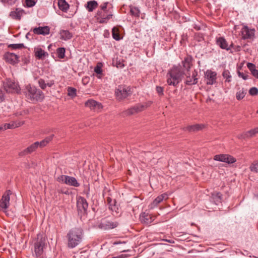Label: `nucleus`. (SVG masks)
<instances>
[{"mask_svg":"<svg viewBox=\"0 0 258 258\" xmlns=\"http://www.w3.org/2000/svg\"><path fill=\"white\" fill-rule=\"evenodd\" d=\"M128 250H123L122 251V252H125V251H128Z\"/></svg>","mask_w":258,"mask_h":258,"instance_id":"774afa93","label":"nucleus"},{"mask_svg":"<svg viewBox=\"0 0 258 258\" xmlns=\"http://www.w3.org/2000/svg\"><path fill=\"white\" fill-rule=\"evenodd\" d=\"M191 59L189 57L185 58L183 61V66L184 68L188 70L191 66Z\"/></svg>","mask_w":258,"mask_h":258,"instance_id":"c9c22d12","label":"nucleus"},{"mask_svg":"<svg viewBox=\"0 0 258 258\" xmlns=\"http://www.w3.org/2000/svg\"><path fill=\"white\" fill-rule=\"evenodd\" d=\"M54 83L53 81H50V82L46 84V86H47L49 87H51V86H52V85H54Z\"/></svg>","mask_w":258,"mask_h":258,"instance_id":"13d9d810","label":"nucleus"},{"mask_svg":"<svg viewBox=\"0 0 258 258\" xmlns=\"http://www.w3.org/2000/svg\"><path fill=\"white\" fill-rule=\"evenodd\" d=\"M57 6L59 9L63 12H67L70 7L66 0H58Z\"/></svg>","mask_w":258,"mask_h":258,"instance_id":"a878e982","label":"nucleus"},{"mask_svg":"<svg viewBox=\"0 0 258 258\" xmlns=\"http://www.w3.org/2000/svg\"><path fill=\"white\" fill-rule=\"evenodd\" d=\"M12 194L11 190H7L3 195L0 200V210L6 212L10 206V195Z\"/></svg>","mask_w":258,"mask_h":258,"instance_id":"9b49d317","label":"nucleus"},{"mask_svg":"<svg viewBox=\"0 0 258 258\" xmlns=\"http://www.w3.org/2000/svg\"><path fill=\"white\" fill-rule=\"evenodd\" d=\"M113 10V5L109 2L101 4L95 16L98 22L99 23H106L112 18Z\"/></svg>","mask_w":258,"mask_h":258,"instance_id":"f257e3e1","label":"nucleus"},{"mask_svg":"<svg viewBox=\"0 0 258 258\" xmlns=\"http://www.w3.org/2000/svg\"><path fill=\"white\" fill-rule=\"evenodd\" d=\"M34 52L35 57L39 59H44L48 56V53L39 46L34 48Z\"/></svg>","mask_w":258,"mask_h":258,"instance_id":"6ab92c4d","label":"nucleus"},{"mask_svg":"<svg viewBox=\"0 0 258 258\" xmlns=\"http://www.w3.org/2000/svg\"><path fill=\"white\" fill-rule=\"evenodd\" d=\"M234 44L232 42L230 45H229V46L230 47V50L231 49V48H234Z\"/></svg>","mask_w":258,"mask_h":258,"instance_id":"e2e57ef3","label":"nucleus"},{"mask_svg":"<svg viewBox=\"0 0 258 258\" xmlns=\"http://www.w3.org/2000/svg\"><path fill=\"white\" fill-rule=\"evenodd\" d=\"M255 32L254 28H249L247 26L243 25L240 31L241 38L243 40L253 39Z\"/></svg>","mask_w":258,"mask_h":258,"instance_id":"9d476101","label":"nucleus"},{"mask_svg":"<svg viewBox=\"0 0 258 258\" xmlns=\"http://www.w3.org/2000/svg\"><path fill=\"white\" fill-rule=\"evenodd\" d=\"M4 99V93L3 91L0 89V101H2Z\"/></svg>","mask_w":258,"mask_h":258,"instance_id":"4d7b16f0","label":"nucleus"},{"mask_svg":"<svg viewBox=\"0 0 258 258\" xmlns=\"http://www.w3.org/2000/svg\"><path fill=\"white\" fill-rule=\"evenodd\" d=\"M66 50L63 47L58 48L56 50L57 56L59 58H63L65 56Z\"/></svg>","mask_w":258,"mask_h":258,"instance_id":"e433bc0d","label":"nucleus"},{"mask_svg":"<svg viewBox=\"0 0 258 258\" xmlns=\"http://www.w3.org/2000/svg\"><path fill=\"white\" fill-rule=\"evenodd\" d=\"M205 80L207 85H212L216 83L217 73L211 70H207L205 73Z\"/></svg>","mask_w":258,"mask_h":258,"instance_id":"f8f14e48","label":"nucleus"},{"mask_svg":"<svg viewBox=\"0 0 258 258\" xmlns=\"http://www.w3.org/2000/svg\"><path fill=\"white\" fill-rule=\"evenodd\" d=\"M130 14L132 16H134L135 17H139L140 15V11L138 8L130 6Z\"/></svg>","mask_w":258,"mask_h":258,"instance_id":"2f4dec72","label":"nucleus"},{"mask_svg":"<svg viewBox=\"0 0 258 258\" xmlns=\"http://www.w3.org/2000/svg\"><path fill=\"white\" fill-rule=\"evenodd\" d=\"M249 169L251 172L258 173V161L251 163L249 166Z\"/></svg>","mask_w":258,"mask_h":258,"instance_id":"58836bf2","label":"nucleus"},{"mask_svg":"<svg viewBox=\"0 0 258 258\" xmlns=\"http://www.w3.org/2000/svg\"><path fill=\"white\" fill-rule=\"evenodd\" d=\"M254 130L255 131V133L258 134V127L254 128Z\"/></svg>","mask_w":258,"mask_h":258,"instance_id":"69168bd1","label":"nucleus"},{"mask_svg":"<svg viewBox=\"0 0 258 258\" xmlns=\"http://www.w3.org/2000/svg\"><path fill=\"white\" fill-rule=\"evenodd\" d=\"M38 84L40 86V87L43 89L44 90L46 87V84L45 83L44 80L41 79H39L38 81Z\"/></svg>","mask_w":258,"mask_h":258,"instance_id":"de8ad7c7","label":"nucleus"},{"mask_svg":"<svg viewBox=\"0 0 258 258\" xmlns=\"http://www.w3.org/2000/svg\"><path fill=\"white\" fill-rule=\"evenodd\" d=\"M24 124V121L17 120L13 121L8 123H5L1 125L2 131H5L7 129H14L22 126Z\"/></svg>","mask_w":258,"mask_h":258,"instance_id":"2eb2a0df","label":"nucleus"},{"mask_svg":"<svg viewBox=\"0 0 258 258\" xmlns=\"http://www.w3.org/2000/svg\"><path fill=\"white\" fill-rule=\"evenodd\" d=\"M222 76L225 79V82H230L231 81L232 77L228 70H225L222 73Z\"/></svg>","mask_w":258,"mask_h":258,"instance_id":"f704fd0d","label":"nucleus"},{"mask_svg":"<svg viewBox=\"0 0 258 258\" xmlns=\"http://www.w3.org/2000/svg\"><path fill=\"white\" fill-rule=\"evenodd\" d=\"M53 137H54V135H51L45 138V139H44V140L45 141V143L48 144L49 142H50L52 140Z\"/></svg>","mask_w":258,"mask_h":258,"instance_id":"603ef678","label":"nucleus"},{"mask_svg":"<svg viewBox=\"0 0 258 258\" xmlns=\"http://www.w3.org/2000/svg\"><path fill=\"white\" fill-rule=\"evenodd\" d=\"M249 93L251 96H254L258 94V89L256 87H252L250 89Z\"/></svg>","mask_w":258,"mask_h":258,"instance_id":"49530a36","label":"nucleus"},{"mask_svg":"<svg viewBox=\"0 0 258 258\" xmlns=\"http://www.w3.org/2000/svg\"><path fill=\"white\" fill-rule=\"evenodd\" d=\"M45 246V240L42 236L38 237L37 240L34 243V252L37 257L40 256L43 253Z\"/></svg>","mask_w":258,"mask_h":258,"instance_id":"1a4fd4ad","label":"nucleus"},{"mask_svg":"<svg viewBox=\"0 0 258 258\" xmlns=\"http://www.w3.org/2000/svg\"><path fill=\"white\" fill-rule=\"evenodd\" d=\"M152 102L151 101H149L143 104H138L127 109L126 111V113L128 115H133L136 113H138L145 110L146 108L149 107L152 104Z\"/></svg>","mask_w":258,"mask_h":258,"instance_id":"0eeeda50","label":"nucleus"},{"mask_svg":"<svg viewBox=\"0 0 258 258\" xmlns=\"http://www.w3.org/2000/svg\"><path fill=\"white\" fill-rule=\"evenodd\" d=\"M216 44L221 49H225L226 50H230V47L227 42L226 40L223 37H220L216 39Z\"/></svg>","mask_w":258,"mask_h":258,"instance_id":"5701e85b","label":"nucleus"},{"mask_svg":"<svg viewBox=\"0 0 258 258\" xmlns=\"http://www.w3.org/2000/svg\"><path fill=\"white\" fill-rule=\"evenodd\" d=\"M198 73L195 70L192 72L191 76H188L186 77L185 80L186 84L188 85H192L196 84L198 83L197 78Z\"/></svg>","mask_w":258,"mask_h":258,"instance_id":"412c9836","label":"nucleus"},{"mask_svg":"<svg viewBox=\"0 0 258 258\" xmlns=\"http://www.w3.org/2000/svg\"><path fill=\"white\" fill-rule=\"evenodd\" d=\"M77 206L79 211L81 212H86L88 208V204L84 198L80 197L77 200Z\"/></svg>","mask_w":258,"mask_h":258,"instance_id":"aec40b11","label":"nucleus"},{"mask_svg":"<svg viewBox=\"0 0 258 258\" xmlns=\"http://www.w3.org/2000/svg\"><path fill=\"white\" fill-rule=\"evenodd\" d=\"M226 154H217L214 156V160L217 161L224 162Z\"/></svg>","mask_w":258,"mask_h":258,"instance_id":"ea45409f","label":"nucleus"},{"mask_svg":"<svg viewBox=\"0 0 258 258\" xmlns=\"http://www.w3.org/2000/svg\"><path fill=\"white\" fill-rule=\"evenodd\" d=\"M205 127V125L203 124H195L189 125L187 127V130L189 132H197L202 130Z\"/></svg>","mask_w":258,"mask_h":258,"instance_id":"c85d7f7f","label":"nucleus"},{"mask_svg":"<svg viewBox=\"0 0 258 258\" xmlns=\"http://www.w3.org/2000/svg\"><path fill=\"white\" fill-rule=\"evenodd\" d=\"M59 38L64 41H67L71 39L73 34L68 30H60L59 32Z\"/></svg>","mask_w":258,"mask_h":258,"instance_id":"b1692460","label":"nucleus"},{"mask_svg":"<svg viewBox=\"0 0 258 258\" xmlns=\"http://www.w3.org/2000/svg\"><path fill=\"white\" fill-rule=\"evenodd\" d=\"M165 241L171 243H174V241L172 240H165Z\"/></svg>","mask_w":258,"mask_h":258,"instance_id":"0e129e2a","label":"nucleus"},{"mask_svg":"<svg viewBox=\"0 0 258 258\" xmlns=\"http://www.w3.org/2000/svg\"><path fill=\"white\" fill-rule=\"evenodd\" d=\"M68 95L72 98L77 96V90L75 88L69 87L68 88Z\"/></svg>","mask_w":258,"mask_h":258,"instance_id":"4c0bfd02","label":"nucleus"},{"mask_svg":"<svg viewBox=\"0 0 258 258\" xmlns=\"http://www.w3.org/2000/svg\"><path fill=\"white\" fill-rule=\"evenodd\" d=\"M47 144L45 143V141L43 140L41 142H38V147H43L45 146Z\"/></svg>","mask_w":258,"mask_h":258,"instance_id":"5fc2aeb1","label":"nucleus"},{"mask_svg":"<svg viewBox=\"0 0 258 258\" xmlns=\"http://www.w3.org/2000/svg\"><path fill=\"white\" fill-rule=\"evenodd\" d=\"M38 148V142H36L32 144L29 147H28L26 149H25L23 152L22 153L23 155H28L31 154V153L34 152L36 150V149Z\"/></svg>","mask_w":258,"mask_h":258,"instance_id":"393cba45","label":"nucleus"},{"mask_svg":"<svg viewBox=\"0 0 258 258\" xmlns=\"http://www.w3.org/2000/svg\"><path fill=\"white\" fill-rule=\"evenodd\" d=\"M118 223L116 221L108 220L106 219H103L101 220L99 227L103 230H109L116 228Z\"/></svg>","mask_w":258,"mask_h":258,"instance_id":"ddd939ff","label":"nucleus"},{"mask_svg":"<svg viewBox=\"0 0 258 258\" xmlns=\"http://www.w3.org/2000/svg\"><path fill=\"white\" fill-rule=\"evenodd\" d=\"M234 49H235L236 51H240V47L239 46H234V47L233 48Z\"/></svg>","mask_w":258,"mask_h":258,"instance_id":"052dcab7","label":"nucleus"},{"mask_svg":"<svg viewBox=\"0 0 258 258\" xmlns=\"http://www.w3.org/2000/svg\"><path fill=\"white\" fill-rule=\"evenodd\" d=\"M5 58L6 60L11 63L15 64L18 62L19 57L17 55L13 53L7 52L5 55Z\"/></svg>","mask_w":258,"mask_h":258,"instance_id":"4be33fe9","label":"nucleus"},{"mask_svg":"<svg viewBox=\"0 0 258 258\" xmlns=\"http://www.w3.org/2000/svg\"><path fill=\"white\" fill-rule=\"evenodd\" d=\"M255 131L254 128L251 129L245 133H244V138H250L256 135Z\"/></svg>","mask_w":258,"mask_h":258,"instance_id":"79ce46f5","label":"nucleus"},{"mask_svg":"<svg viewBox=\"0 0 258 258\" xmlns=\"http://www.w3.org/2000/svg\"><path fill=\"white\" fill-rule=\"evenodd\" d=\"M4 88L8 93H19L20 91L18 84L10 79H7L4 82Z\"/></svg>","mask_w":258,"mask_h":258,"instance_id":"39448f33","label":"nucleus"},{"mask_svg":"<svg viewBox=\"0 0 258 258\" xmlns=\"http://www.w3.org/2000/svg\"><path fill=\"white\" fill-rule=\"evenodd\" d=\"M24 92L26 97L31 101H41L44 98V94L40 90L30 84L26 86Z\"/></svg>","mask_w":258,"mask_h":258,"instance_id":"7ed1b4c3","label":"nucleus"},{"mask_svg":"<svg viewBox=\"0 0 258 258\" xmlns=\"http://www.w3.org/2000/svg\"><path fill=\"white\" fill-rule=\"evenodd\" d=\"M9 48H11L14 49H21L24 47V45L22 43L19 44H12L9 45Z\"/></svg>","mask_w":258,"mask_h":258,"instance_id":"37998d69","label":"nucleus"},{"mask_svg":"<svg viewBox=\"0 0 258 258\" xmlns=\"http://www.w3.org/2000/svg\"><path fill=\"white\" fill-rule=\"evenodd\" d=\"M88 81H89L88 77H85L83 78V79H82V82H83V84H84V85L87 84L88 82Z\"/></svg>","mask_w":258,"mask_h":258,"instance_id":"6e6d98bb","label":"nucleus"},{"mask_svg":"<svg viewBox=\"0 0 258 258\" xmlns=\"http://www.w3.org/2000/svg\"><path fill=\"white\" fill-rule=\"evenodd\" d=\"M236 161V159L233 156L229 154H225V158L224 162L228 164H232Z\"/></svg>","mask_w":258,"mask_h":258,"instance_id":"72a5a7b5","label":"nucleus"},{"mask_svg":"<svg viewBox=\"0 0 258 258\" xmlns=\"http://www.w3.org/2000/svg\"><path fill=\"white\" fill-rule=\"evenodd\" d=\"M86 107L90 108L91 110H100L103 108L101 103L93 99H89L85 103Z\"/></svg>","mask_w":258,"mask_h":258,"instance_id":"4468645a","label":"nucleus"},{"mask_svg":"<svg viewBox=\"0 0 258 258\" xmlns=\"http://www.w3.org/2000/svg\"><path fill=\"white\" fill-rule=\"evenodd\" d=\"M115 65L118 68H122L124 67V61L122 59H117L115 61Z\"/></svg>","mask_w":258,"mask_h":258,"instance_id":"c03bdc74","label":"nucleus"},{"mask_svg":"<svg viewBox=\"0 0 258 258\" xmlns=\"http://www.w3.org/2000/svg\"><path fill=\"white\" fill-rule=\"evenodd\" d=\"M182 72L177 68L171 70L167 74V82L169 85L176 86L181 81Z\"/></svg>","mask_w":258,"mask_h":258,"instance_id":"20e7f679","label":"nucleus"},{"mask_svg":"<svg viewBox=\"0 0 258 258\" xmlns=\"http://www.w3.org/2000/svg\"><path fill=\"white\" fill-rule=\"evenodd\" d=\"M56 180L60 183H63L75 187H79L80 186V183L75 177L68 175H60L57 177Z\"/></svg>","mask_w":258,"mask_h":258,"instance_id":"6e6552de","label":"nucleus"},{"mask_svg":"<svg viewBox=\"0 0 258 258\" xmlns=\"http://www.w3.org/2000/svg\"><path fill=\"white\" fill-rule=\"evenodd\" d=\"M237 74L239 77L242 78L244 80H246L248 79L249 76L247 74H244L239 71L238 72Z\"/></svg>","mask_w":258,"mask_h":258,"instance_id":"8fccbe9b","label":"nucleus"},{"mask_svg":"<svg viewBox=\"0 0 258 258\" xmlns=\"http://www.w3.org/2000/svg\"><path fill=\"white\" fill-rule=\"evenodd\" d=\"M83 236V233L81 229L75 228L71 229L67 235L68 247L73 248L78 246L81 242Z\"/></svg>","mask_w":258,"mask_h":258,"instance_id":"f03ea898","label":"nucleus"},{"mask_svg":"<svg viewBox=\"0 0 258 258\" xmlns=\"http://www.w3.org/2000/svg\"><path fill=\"white\" fill-rule=\"evenodd\" d=\"M247 67L251 72V75L256 79H258V70L256 69V66L252 63L248 62Z\"/></svg>","mask_w":258,"mask_h":258,"instance_id":"cd10ccee","label":"nucleus"},{"mask_svg":"<svg viewBox=\"0 0 258 258\" xmlns=\"http://www.w3.org/2000/svg\"><path fill=\"white\" fill-rule=\"evenodd\" d=\"M112 35L113 39L116 40H119L121 39L118 28L117 27H113L112 29Z\"/></svg>","mask_w":258,"mask_h":258,"instance_id":"7c9ffc66","label":"nucleus"},{"mask_svg":"<svg viewBox=\"0 0 258 258\" xmlns=\"http://www.w3.org/2000/svg\"><path fill=\"white\" fill-rule=\"evenodd\" d=\"M25 14V11L20 8H16L12 11L10 13V16L13 19L20 21L22 16Z\"/></svg>","mask_w":258,"mask_h":258,"instance_id":"f3484780","label":"nucleus"},{"mask_svg":"<svg viewBox=\"0 0 258 258\" xmlns=\"http://www.w3.org/2000/svg\"><path fill=\"white\" fill-rule=\"evenodd\" d=\"M98 6V4L96 1H90L87 2L86 8L88 12H93Z\"/></svg>","mask_w":258,"mask_h":258,"instance_id":"bb28decb","label":"nucleus"},{"mask_svg":"<svg viewBox=\"0 0 258 258\" xmlns=\"http://www.w3.org/2000/svg\"><path fill=\"white\" fill-rule=\"evenodd\" d=\"M115 93L116 98L122 100L131 95L132 91L129 87L120 85L116 89Z\"/></svg>","mask_w":258,"mask_h":258,"instance_id":"423d86ee","label":"nucleus"},{"mask_svg":"<svg viewBox=\"0 0 258 258\" xmlns=\"http://www.w3.org/2000/svg\"><path fill=\"white\" fill-rule=\"evenodd\" d=\"M246 94V90L244 89L243 88L239 89L238 91L236 92V98L238 100H241L245 97Z\"/></svg>","mask_w":258,"mask_h":258,"instance_id":"473e14b6","label":"nucleus"},{"mask_svg":"<svg viewBox=\"0 0 258 258\" xmlns=\"http://www.w3.org/2000/svg\"><path fill=\"white\" fill-rule=\"evenodd\" d=\"M50 27L47 26L35 27L31 29V31L36 35H46L50 33Z\"/></svg>","mask_w":258,"mask_h":258,"instance_id":"a211bd4d","label":"nucleus"},{"mask_svg":"<svg viewBox=\"0 0 258 258\" xmlns=\"http://www.w3.org/2000/svg\"><path fill=\"white\" fill-rule=\"evenodd\" d=\"M145 216H146V217H149V216H148V215H146V214H145V213H144V214H143L142 216L141 217V221H142V222H144V223H146V224H148V223H149V222H148V219H147V218H146V219H143V218H144V217H145Z\"/></svg>","mask_w":258,"mask_h":258,"instance_id":"864d4df0","label":"nucleus"},{"mask_svg":"<svg viewBox=\"0 0 258 258\" xmlns=\"http://www.w3.org/2000/svg\"><path fill=\"white\" fill-rule=\"evenodd\" d=\"M168 196L169 195L167 193H164L159 195L149 205V208L151 209L155 208L163 200H167L168 199Z\"/></svg>","mask_w":258,"mask_h":258,"instance_id":"dca6fc26","label":"nucleus"},{"mask_svg":"<svg viewBox=\"0 0 258 258\" xmlns=\"http://www.w3.org/2000/svg\"><path fill=\"white\" fill-rule=\"evenodd\" d=\"M17 0H2L3 3H7L10 5H12L15 4Z\"/></svg>","mask_w":258,"mask_h":258,"instance_id":"3c124183","label":"nucleus"},{"mask_svg":"<svg viewBox=\"0 0 258 258\" xmlns=\"http://www.w3.org/2000/svg\"><path fill=\"white\" fill-rule=\"evenodd\" d=\"M255 131L254 128L251 129L245 133H244V138H250L256 135Z\"/></svg>","mask_w":258,"mask_h":258,"instance_id":"a19ab883","label":"nucleus"},{"mask_svg":"<svg viewBox=\"0 0 258 258\" xmlns=\"http://www.w3.org/2000/svg\"><path fill=\"white\" fill-rule=\"evenodd\" d=\"M26 113L25 111H20L19 112H17L16 113V115L17 116H19V115H23L24 114H25Z\"/></svg>","mask_w":258,"mask_h":258,"instance_id":"bf43d9fd","label":"nucleus"},{"mask_svg":"<svg viewBox=\"0 0 258 258\" xmlns=\"http://www.w3.org/2000/svg\"><path fill=\"white\" fill-rule=\"evenodd\" d=\"M156 90L159 96H162L164 95V89L163 87L157 86Z\"/></svg>","mask_w":258,"mask_h":258,"instance_id":"09e8293b","label":"nucleus"},{"mask_svg":"<svg viewBox=\"0 0 258 258\" xmlns=\"http://www.w3.org/2000/svg\"><path fill=\"white\" fill-rule=\"evenodd\" d=\"M120 243H125V242H121L120 241H116V242H114L113 244L114 245H116V244H120Z\"/></svg>","mask_w":258,"mask_h":258,"instance_id":"680f3d73","label":"nucleus"},{"mask_svg":"<svg viewBox=\"0 0 258 258\" xmlns=\"http://www.w3.org/2000/svg\"><path fill=\"white\" fill-rule=\"evenodd\" d=\"M25 3L27 7H32L34 6L36 2L35 0H24Z\"/></svg>","mask_w":258,"mask_h":258,"instance_id":"a18cd8bd","label":"nucleus"},{"mask_svg":"<svg viewBox=\"0 0 258 258\" xmlns=\"http://www.w3.org/2000/svg\"><path fill=\"white\" fill-rule=\"evenodd\" d=\"M217 196H218L219 198H221V194L220 192H218V193H217Z\"/></svg>","mask_w":258,"mask_h":258,"instance_id":"338daca9","label":"nucleus"},{"mask_svg":"<svg viewBox=\"0 0 258 258\" xmlns=\"http://www.w3.org/2000/svg\"><path fill=\"white\" fill-rule=\"evenodd\" d=\"M94 72L97 74V77L101 79L102 76V69L101 63H98L94 68Z\"/></svg>","mask_w":258,"mask_h":258,"instance_id":"c756f323","label":"nucleus"}]
</instances>
